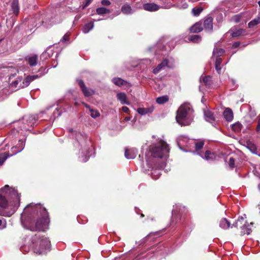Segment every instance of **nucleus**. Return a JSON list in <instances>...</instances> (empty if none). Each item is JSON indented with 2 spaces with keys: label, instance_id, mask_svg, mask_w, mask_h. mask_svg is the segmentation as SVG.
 Instances as JSON below:
<instances>
[{
  "label": "nucleus",
  "instance_id": "nucleus-28",
  "mask_svg": "<svg viewBox=\"0 0 260 260\" xmlns=\"http://www.w3.org/2000/svg\"><path fill=\"white\" fill-rule=\"evenodd\" d=\"M96 12L98 15H103L105 14H109L110 11L104 7H100L96 9Z\"/></svg>",
  "mask_w": 260,
  "mask_h": 260
},
{
  "label": "nucleus",
  "instance_id": "nucleus-54",
  "mask_svg": "<svg viewBox=\"0 0 260 260\" xmlns=\"http://www.w3.org/2000/svg\"><path fill=\"white\" fill-rule=\"evenodd\" d=\"M258 5L260 7V1L258 2Z\"/></svg>",
  "mask_w": 260,
  "mask_h": 260
},
{
  "label": "nucleus",
  "instance_id": "nucleus-43",
  "mask_svg": "<svg viewBox=\"0 0 260 260\" xmlns=\"http://www.w3.org/2000/svg\"><path fill=\"white\" fill-rule=\"evenodd\" d=\"M69 36H70V35H69V34H65V35L63 36V38H62V39L61 41H62V42H66V41H68V40H69Z\"/></svg>",
  "mask_w": 260,
  "mask_h": 260
},
{
  "label": "nucleus",
  "instance_id": "nucleus-29",
  "mask_svg": "<svg viewBox=\"0 0 260 260\" xmlns=\"http://www.w3.org/2000/svg\"><path fill=\"white\" fill-rule=\"evenodd\" d=\"M232 129L235 132H240L242 128V125L239 122H236L232 125Z\"/></svg>",
  "mask_w": 260,
  "mask_h": 260
},
{
  "label": "nucleus",
  "instance_id": "nucleus-21",
  "mask_svg": "<svg viewBox=\"0 0 260 260\" xmlns=\"http://www.w3.org/2000/svg\"><path fill=\"white\" fill-rule=\"evenodd\" d=\"M153 110V108H139L137 109V112L138 113H139L141 115H145L148 113H151Z\"/></svg>",
  "mask_w": 260,
  "mask_h": 260
},
{
  "label": "nucleus",
  "instance_id": "nucleus-2",
  "mask_svg": "<svg viewBox=\"0 0 260 260\" xmlns=\"http://www.w3.org/2000/svg\"><path fill=\"white\" fill-rule=\"evenodd\" d=\"M20 194L15 188L6 185L0 189V215H12L20 205Z\"/></svg>",
  "mask_w": 260,
  "mask_h": 260
},
{
  "label": "nucleus",
  "instance_id": "nucleus-16",
  "mask_svg": "<svg viewBox=\"0 0 260 260\" xmlns=\"http://www.w3.org/2000/svg\"><path fill=\"white\" fill-rule=\"evenodd\" d=\"M204 116L206 121L213 123L215 121V118L213 115V114L209 110L204 111Z\"/></svg>",
  "mask_w": 260,
  "mask_h": 260
},
{
  "label": "nucleus",
  "instance_id": "nucleus-17",
  "mask_svg": "<svg viewBox=\"0 0 260 260\" xmlns=\"http://www.w3.org/2000/svg\"><path fill=\"white\" fill-rule=\"evenodd\" d=\"M204 144L205 142L204 140H200L194 142L195 151L197 152L198 154L200 155V153H201L200 151L203 148Z\"/></svg>",
  "mask_w": 260,
  "mask_h": 260
},
{
  "label": "nucleus",
  "instance_id": "nucleus-26",
  "mask_svg": "<svg viewBox=\"0 0 260 260\" xmlns=\"http://www.w3.org/2000/svg\"><path fill=\"white\" fill-rule=\"evenodd\" d=\"M18 148L17 146H16L15 147H13L12 148V149H16L14 152V154H16L19 152H20L21 151H22L24 148V142L23 141H19L18 142Z\"/></svg>",
  "mask_w": 260,
  "mask_h": 260
},
{
  "label": "nucleus",
  "instance_id": "nucleus-23",
  "mask_svg": "<svg viewBox=\"0 0 260 260\" xmlns=\"http://www.w3.org/2000/svg\"><path fill=\"white\" fill-rule=\"evenodd\" d=\"M244 32V30L241 28H235L231 29V36L232 37H236L241 36Z\"/></svg>",
  "mask_w": 260,
  "mask_h": 260
},
{
  "label": "nucleus",
  "instance_id": "nucleus-14",
  "mask_svg": "<svg viewBox=\"0 0 260 260\" xmlns=\"http://www.w3.org/2000/svg\"><path fill=\"white\" fill-rule=\"evenodd\" d=\"M30 66H35L38 62V56L36 54L28 55L26 58Z\"/></svg>",
  "mask_w": 260,
  "mask_h": 260
},
{
  "label": "nucleus",
  "instance_id": "nucleus-24",
  "mask_svg": "<svg viewBox=\"0 0 260 260\" xmlns=\"http://www.w3.org/2000/svg\"><path fill=\"white\" fill-rule=\"evenodd\" d=\"M121 12L125 14H131L133 13L131 7L127 4L124 5L121 7Z\"/></svg>",
  "mask_w": 260,
  "mask_h": 260
},
{
  "label": "nucleus",
  "instance_id": "nucleus-8",
  "mask_svg": "<svg viewBox=\"0 0 260 260\" xmlns=\"http://www.w3.org/2000/svg\"><path fill=\"white\" fill-rule=\"evenodd\" d=\"M249 226V224H248L247 222L245 220V218L241 216L239 217V218L235 222V223L233 224V226L232 227H240L241 229V235H249L252 231L251 229L248 228Z\"/></svg>",
  "mask_w": 260,
  "mask_h": 260
},
{
  "label": "nucleus",
  "instance_id": "nucleus-52",
  "mask_svg": "<svg viewBox=\"0 0 260 260\" xmlns=\"http://www.w3.org/2000/svg\"><path fill=\"white\" fill-rule=\"evenodd\" d=\"M229 162H234V160L233 158L231 157L230 158Z\"/></svg>",
  "mask_w": 260,
  "mask_h": 260
},
{
  "label": "nucleus",
  "instance_id": "nucleus-53",
  "mask_svg": "<svg viewBox=\"0 0 260 260\" xmlns=\"http://www.w3.org/2000/svg\"><path fill=\"white\" fill-rule=\"evenodd\" d=\"M84 105H85V106L86 107V108H88V109H91V108H90V106H89V105H88L87 104H84Z\"/></svg>",
  "mask_w": 260,
  "mask_h": 260
},
{
  "label": "nucleus",
  "instance_id": "nucleus-36",
  "mask_svg": "<svg viewBox=\"0 0 260 260\" xmlns=\"http://www.w3.org/2000/svg\"><path fill=\"white\" fill-rule=\"evenodd\" d=\"M203 82L206 86H210L212 83L210 76H205L203 78Z\"/></svg>",
  "mask_w": 260,
  "mask_h": 260
},
{
  "label": "nucleus",
  "instance_id": "nucleus-39",
  "mask_svg": "<svg viewBox=\"0 0 260 260\" xmlns=\"http://www.w3.org/2000/svg\"><path fill=\"white\" fill-rule=\"evenodd\" d=\"M90 112L91 116L94 118L99 117L100 115V113L97 110L90 109Z\"/></svg>",
  "mask_w": 260,
  "mask_h": 260
},
{
  "label": "nucleus",
  "instance_id": "nucleus-33",
  "mask_svg": "<svg viewBox=\"0 0 260 260\" xmlns=\"http://www.w3.org/2000/svg\"><path fill=\"white\" fill-rule=\"evenodd\" d=\"M169 100L168 96L167 95L158 97L156 99V102L159 104H163Z\"/></svg>",
  "mask_w": 260,
  "mask_h": 260
},
{
  "label": "nucleus",
  "instance_id": "nucleus-12",
  "mask_svg": "<svg viewBox=\"0 0 260 260\" xmlns=\"http://www.w3.org/2000/svg\"><path fill=\"white\" fill-rule=\"evenodd\" d=\"M137 153V151L134 148H125L124 155L127 159L134 158Z\"/></svg>",
  "mask_w": 260,
  "mask_h": 260
},
{
  "label": "nucleus",
  "instance_id": "nucleus-13",
  "mask_svg": "<svg viewBox=\"0 0 260 260\" xmlns=\"http://www.w3.org/2000/svg\"><path fill=\"white\" fill-rule=\"evenodd\" d=\"M116 97L117 100L122 105L126 104L129 105V102L128 101L126 94L124 92H119L117 94Z\"/></svg>",
  "mask_w": 260,
  "mask_h": 260
},
{
  "label": "nucleus",
  "instance_id": "nucleus-42",
  "mask_svg": "<svg viewBox=\"0 0 260 260\" xmlns=\"http://www.w3.org/2000/svg\"><path fill=\"white\" fill-rule=\"evenodd\" d=\"M101 4L104 6H109L111 4V2L109 0H102Z\"/></svg>",
  "mask_w": 260,
  "mask_h": 260
},
{
  "label": "nucleus",
  "instance_id": "nucleus-56",
  "mask_svg": "<svg viewBox=\"0 0 260 260\" xmlns=\"http://www.w3.org/2000/svg\"><path fill=\"white\" fill-rule=\"evenodd\" d=\"M141 217H143L144 215L143 214H141Z\"/></svg>",
  "mask_w": 260,
  "mask_h": 260
},
{
  "label": "nucleus",
  "instance_id": "nucleus-37",
  "mask_svg": "<svg viewBox=\"0 0 260 260\" xmlns=\"http://www.w3.org/2000/svg\"><path fill=\"white\" fill-rule=\"evenodd\" d=\"M189 40L193 42L198 43L201 40V38L200 36L195 35L191 36Z\"/></svg>",
  "mask_w": 260,
  "mask_h": 260
},
{
  "label": "nucleus",
  "instance_id": "nucleus-51",
  "mask_svg": "<svg viewBox=\"0 0 260 260\" xmlns=\"http://www.w3.org/2000/svg\"><path fill=\"white\" fill-rule=\"evenodd\" d=\"M131 119V117H126L125 118H124V120L127 121H129Z\"/></svg>",
  "mask_w": 260,
  "mask_h": 260
},
{
  "label": "nucleus",
  "instance_id": "nucleus-18",
  "mask_svg": "<svg viewBox=\"0 0 260 260\" xmlns=\"http://www.w3.org/2000/svg\"><path fill=\"white\" fill-rule=\"evenodd\" d=\"M223 116L228 121H231L233 119V113L232 110L230 108H226L223 112Z\"/></svg>",
  "mask_w": 260,
  "mask_h": 260
},
{
  "label": "nucleus",
  "instance_id": "nucleus-31",
  "mask_svg": "<svg viewBox=\"0 0 260 260\" xmlns=\"http://www.w3.org/2000/svg\"><path fill=\"white\" fill-rule=\"evenodd\" d=\"M9 156V152L0 151V162H4Z\"/></svg>",
  "mask_w": 260,
  "mask_h": 260
},
{
  "label": "nucleus",
  "instance_id": "nucleus-47",
  "mask_svg": "<svg viewBox=\"0 0 260 260\" xmlns=\"http://www.w3.org/2000/svg\"><path fill=\"white\" fill-rule=\"evenodd\" d=\"M240 16L239 15H236L234 17V20L236 22H238L240 19Z\"/></svg>",
  "mask_w": 260,
  "mask_h": 260
},
{
  "label": "nucleus",
  "instance_id": "nucleus-7",
  "mask_svg": "<svg viewBox=\"0 0 260 260\" xmlns=\"http://www.w3.org/2000/svg\"><path fill=\"white\" fill-rule=\"evenodd\" d=\"M146 0H135L136 7L141 8L143 5V9L147 11L153 12L159 10L160 8L168 9L169 7L164 6H159L154 3H146Z\"/></svg>",
  "mask_w": 260,
  "mask_h": 260
},
{
  "label": "nucleus",
  "instance_id": "nucleus-49",
  "mask_svg": "<svg viewBox=\"0 0 260 260\" xmlns=\"http://www.w3.org/2000/svg\"><path fill=\"white\" fill-rule=\"evenodd\" d=\"M239 45H240V43L239 42H235V43H234L233 47L234 48H237L239 46Z\"/></svg>",
  "mask_w": 260,
  "mask_h": 260
},
{
  "label": "nucleus",
  "instance_id": "nucleus-6",
  "mask_svg": "<svg viewBox=\"0 0 260 260\" xmlns=\"http://www.w3.org/2000/svg\"><path fill=\"white\" fill-rule=\"evenodd\" d=\"M167 164H142V168L144 171H152V177L154 179H156L160 175L159 169L156 168H162L166 166Z\"/></svg>",
  "mask_w": 260,
  "mask_h": 260
},
{
  "label": "nucleus",
  "instance_id": "nucleus-19",
  "mask_svg": "<svg viewBox=\"0 0 260 260\" xmlns=\"http://www.w3.org/2000/svg\"><path fill=\"white\" fill-rule=\"evenodd\" d=\"M231 225V223L225 218H222L219 221V226L224 230L228 229Z\"/></svg>",
  "mask_w": 260,
  "mask_h": 260
},
{
  "label": "nucleus",
  "instance_id": "nucleus-9",
  "mask_svg": "<svg viewBox=\"0 0 260 260\" xmlns=\"http://www.w3.org/2000/svg\"><path fill=\"white\" fill-rule=\"evenodd\" d=\"M200 156L207 161L216 160L218 157L216 153L211 150H207L205 152L200 153Z\"/></svg>",
  "mask_w": 260,
  "mask_h": 260
},
{
  "label": "nucleus",
  "instance_id": "nucleus-34",
  "mask_svg": "<svg viewBox=\"0 0 260 260\" xmlns=\"http://www.w3.org/2000/svg\"><path fill=\"white\" fill-rule=\"evenodd\" d=\"M260 23V17H258L250 21L248 23V26L249 28L252 27L253 26L258 24Z\"/></svg>",
  "mask_w": 260,
  "mask_h": 260
},
{
  "label": "nucleus",
  "instance_id": "nucleus-30",
  "mask_svg": "<svg viewBox=\"0 0 260 260\" xmlns=\"http://www.w3.org/2000/svg\"><path fill=\"white\" fill-rule=\"evenodd\" d=\"M224 52L223 49L221 48H215L213 52V56L219 57Z\"/></svg>",
  "mask_w": 260,
  "mask_h": 260
},
{
  "label": "nucleus",
  "instance_id": "nucleus-1",
  "mask_svg": "<svg viewBox=\"0 0 260 260\" xmlns=\"http://www.w3.org/2000/svg\"><path fill=\"white\" fill-rule=\"evenodd\" d=\"M27 216L26 227L32 231H44L49 223L48 214L46 209L40 204L31 203L28 205L21 214V222L24 223L23 217Z\"/></svg>",
  "mask_w": 260,
  "mask_h": 260
},
{
  "label": "nucleus",
  "instance_id": "nucleus-58",
  "mask_svg": "<svg viewBox=\"0 0 260 260\" xmlns=\"http://www.w3.org/2000/svg\"><path fill=\"white\" fill-rule=\"evenodd\" d=\"M2 164L0 163V166H1V165H2Z\"/></svg>",
  "mask_w": 260,
  "mask_h": 260
},
{
  "label": "nucleus",
  "instance_id": "nucleus-44",
  "mask_svg": "<svg viewBox=\"0 0 260 260\" xmlns=\"http://www.w3.org/2000/svg\"><path fill=\"white\" fill-rule=\"evenodd\" d=\"M92 0H87L86 3L83 7V9L85 8L87 6H88L91 2Z\"/></svg>",
  "mask_w": 260,
  "mask_h": 260
},
{
  "label": "nucleus",
  "instance_id": "nucleus-5",
  "mask_svg": "<svg viewBox=\"0 0 260 260\" xmlns=\"http://www.w3.org/2000/svg\"><path fill=\"white\" fill-rule=\"evenodd\" d=\"M32 242L34 251L36 254H45L50 248V241L46 237L41 238L40 236L36 235L32 238Z\"/></svg>",
  "mask_w": 260,
  "mask_h": 260
},
{
  "label": "nucleus",
  "instance_id": "nucleus-25",
  "mask_svg": "<svg viewBox=\"0 0 260 260\" xmlns=\"http://www.w3.org/2000/svg\"><path fill=\"white\" fill-rule=\"evenodd\" d=\"M94 26L93 22H90L86 24L82 28V31L84 34L88 33Z\"/></svg>",
  "mask_w": 260,
  "mask_h": 260
},
{
  "label": "nucleus",
  "instance_id": "nucleus-35",
  "mask_svg": "<svg viewBox=\"0 0 260 260\" xmlns=\"http://www.w3.org/2000/svg\"><path fill=\"white\" fill-rule=\"evenodd\" d=\"M221 61H222L221 58L220 57H217L216 59L215 68L218 73H219V72L221 70L220 65L221 63Z\"/></svg>",
  "mask_w": 260,
  "mask_h": 260
},
{
  "label": "nucleus",
  "instance_id": "nucleus-22",
  "mask_svg": "<svg viewBox=\"0 0 260 260\" xmlns=\"http://www.w3.org/2000/svg\"><path fill=\"white\" fill-rule=\"evenodd\" d=\"M113 82L116 85L122 86L126 85L128 83L120 78H115L112 79Z\"/></svg>",
  "mask_w": 260,
  "mask_h": 260
},
{
  "label": "nucleus",
  "instance_id": "nucleus-45",
  "mask_svg": "<svg viewBox=\"0 0 260 260\" xmlns=\"http://www.w3.org/2000/svg\"><path fill=\"white\" fill-rule=\"evenodd\" d=\"M122 110L125 112V113H128L129 112V109L128 107H125V106H123L122 108Z\"/></svg>",
  "mask_w": 260,
  "mask_h": 260
},
{
  "label": "nucleus",
  "instance_id": "nucleus-15",
  "mask_svg": "<svg viewBox=\"0 0 260 260\" xmlns=\"http://www.w3.org/2000/svg\"><path fill=\"white\" fill-rule=\"evenodd\" d=\"M204 28L207 31H211L213 29V19L211 17L207 18L204 22Z\"/></svg>",
  "mask_w": 260,
  "mask_h": 260
},
{
  "label": "nucleus",
  "instance_id": "nucleus-55",
  "mask_svg": "<svg viewBox=\"0 0 260 260\" xmlns=\"http://www.w3.org/2000/svg\"><path fill=\"white\" fill-rule=\"evenodd\" d=\"M15 150H16L15 149V150H14V151H13V154H14V152ZM11 155H13V154H11Z\"/></svg>",
  "mask_w": 260,
  "mask_h": 260
},
{
  "label": "nucleus",
  "instance_id": "nucleus-41",
  "mask_svg": "<svg viewBox=\"0 0 260 260\" xmlns=\"http://www.w3.org/2000/svg\"><path fill=\"white\" fill-rule=\"evenodd\" d=\"M6 226V220L3 218H0V230L4 229Z\"/></svg>",
  "mask_w": 260,
  "mask_h": 260
},
{
  "label": "nucleus",
  "instance_id": "nucleus-10",
  "mask_svg": "<svg viewBox=\"0 0 260 260\" xmlns=\"http://www.w3.org/2000/svg\"><path fill=\"white\" fill-rule=\"evenodd\" d=\"M165 67H167L168 68H173V64L172 63H170L168 59H164L161 63L159 64L156 68L153 69V73L155 74L158 73L161 70L164 69Z\"/></svg>",
  "mask_w": 260,
  "mask_h": 260
},
{
  "label": "nucleus",
  "instance_id": "nucleus-48",
  "mask_svg": "<svg viewBox=\"0 0 260 260\" xmlns=\"http://www.w3.org/2000/svg\"><path fill=\"white\" fill-rule=\"evenodd\" d=\"M235 164H228V168L230 169H233L235 167Z\"/></svg>",
  "mask_w": 260,
  "mask_h": 260
},
{
  "label": "nucleus",
  "instance_id": "nucleus-46",
  "mask_svg": "<svg viewBox=\"0 0 260 260\" xmlns=\"http://www.w3.org/2000/svg\"><path fill=\"white\" fill-rule=\"evenodd\" d=\"M258 117H259V119H258V124H257V127H256V131L257 132H259L260 131V115H259Z\"/></svg>",
  "mask_w": 260,
  "mask_h": 260
},
{
  "label": "nucleus",
  "instance_id": "nucleus-3",
  "mask_svg": "<svg viewBox=\"0 0 260 260\" xmlns=\"http://www.w3.org/2000/svg\"><path fill=\"white\" fill-rule=\"evenodd\" d=\"M193 109L189 104L181 105L177 111V122L182 126L189 125L193 120Z\"/></svg>",
  "mask_w": 260,
  "mask_h": 260
},
{
  "label": "nucleus",
  "instance_id": "nucleus-20",
  "mask_svg": "<svg viewBox=\"0 0 260 260\" xmlns=\"http://www.w3.org/2000/svg\"><path fill=\"white\" fill-rule=\"evenodd\" d=\"M11 9L13 11V13L15 15H17L19 13V4L18 0H14L11 4Z\"/></svg>",
  "mask_w": 260,
  "mask_h": 260
},
{
  "label": "nucleus",
  "instance_id": "nucleus-40",
  "mask_svg": "<svg viewBox=\"0 0 260 260\" xmlns=\"http://www.w3.org/2000/svg\"><path fill=\"white\" fill-rule=\"evenodd\" d=\"M38 77V75H32V76H27L26 78V82L29 84V82L31 81L34 80L36 78Z\"/></svg>",
  "mask_w": 260,
  "mask_h": 260
},
{
  "label": "nucleus",
  "instance_id": "nucleus-38",
  "mask_svg": "<svg viewBox=\"0 0 260 260\" xmlns=\"http://www.w3.org/2000/svg\"><path fill=\"white\" fill-rule=\"evenodd\" d=\"M203 11V8H194L192 10V13L194 16H198Z\"/></svg>",
  "mask_w": 260,
  "mask_h": 260
},
{
  "label": "nucleus",
  "instance_id": "nucleus-57",
  "mask_svg": "<svg viewBox=\"0 0 260 260\" xmlns=\"http://www.w3.org/2000/svg\"><path fill=\"white\" fill-rule=\"evenodd\" d=\"M253 224V222H251V223H250V225H252Z\"/></svg>",
  "mask_w": 260,
  "mask_h": 260
},
{
  "label": "nucleus",
  "instance_id": "nucleus-11",
  "mask_svg": "<svg viewBox=\"0 0 260 260\" xmlns=\"http://www.w3.org/2000/svg\"><path fill=\"white\" fill-rule=\"evenodd\" d=\"M77 81L85 96H89L93 94V90L86 88L82 80H78Z\"/></svg>",
  "mask_w": 260,
  "mask_h": 260
},
{
  "label": "nucleus",
  "instance_id": "nucleus-27",
  "mask_svg": "<svg viewBox=\"0 0 260 260\" xmlns=\"http://www.w3.org/2000/svg\"><path fill=\"white\" fill-rule=\"evenodd\" d=\"M190 31L192 32H200L202 29L201 24L200 23H196L190 28Z\"/></svg>",
  "mask_w": 260,
  "mask_h": 260
},
{
  "label": "nucleus",
  "instance_id": "nucleus-4",
  "mask_svg": "<svg viewBox=\"0 0 260 260\" xmlns=\"http://www.w3.org/2000/svg\"><path fill=\"white\" fill-rule=\"evenodd\" d=\"M151 155L154 158L167 160L169 156L170 148L166 142L158 139L157 142L150 146Z\"/></svg>",
  "mask_w": 260,
  "mask_h": 260
},
{
  "label": "nucleus",
  "instance_id": "nucleus-50",
  "mask_svg": "<svg viewBox=\"0 0 260 260\" xmlns=\"http://www.w3.org/2000/svg\"><path fill=\"white\" fill-rule=\"evenodd\" d=\"M178 212L177 209L176 208L173 209L172 211V213L173 215H175L176 213Z\"/></svg>",
  "mask_w": 260,
  "mask_h": 260
},
{
  "label": "nucleus",
  "instance_id": "nucleus-32",
  "mask_svg": "<svg viewBox=\"0 0 260 260\" xmlns=\"http://www.w3.org/2000/svg\"><path fill=\"white\" fill-rule=\"evenodd\" d=\"M247 147L253 153H256V147L254 144L251 142H247Z\"/></svg>",
  "mask_w": 260,
  "mask_h": 260
}]
</instances>
